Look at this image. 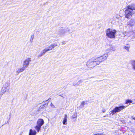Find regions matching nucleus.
I'll list each match as a JSON object with an SVG mask.
<instances>
[{
    "mask_svg": "<svg viewBox=\"0 0 135 135\" xmlns=\"http://www.w3.org/2000/svg\"><path fill=\"white\" fill-rule=\"evenodd\" d=\"M107 54H104L103 56H101L96 59L92 58L89 60L86 64V66L89 68L94 67L99 64L101 62L104 61L107 58Z\"/></svg>",
    "mask_w": 135,
    "mask_h": 135,
    "instance_id": "f257e3e1",
    "label": "nucleus"
},
{
    "mask_svg": "<svg viewBox=\"0 0 135 135\" xmlns=\"http://www.w3.org/2000/svg\"><path fill=\"white\" fill-rule=\"evenodd\" d=\"M133 10H135V4H131L127 7L125 10V16L127 18H129L131 16L132 12Z\"/></svg>",
    "mask_w": 135,
    "mask_h": 135,
    "instance_id": "f03ea898",
    "label": "nucleus"
},
{
    "mask_svg": "<svg viewBox=\"0 0 135 135\" xmlns=\"http://www.w3.org/2000/svg\"><path fill=\"white\" fill-rule=\"evenodd\" d=\"M106 35L109 38H114L115 37V34L116 33L117 31L115 30H112L108 28L106 30Z\"/></svg>",
    "mask_w": 135,
    "mask_h": 135,
    "instance_id": "7ed1b4c3",
    "label": "nucleus"
},
{
    "mask_svg": "<svg viewBox=\"0 0 135 135\" xmlns=\"http://www.w3.org/2000/svg\"><path fill=\"white\" fill-rule=\"evenodd\" d=\"M10 84L9 82H6L4 84L1 89L0 92V98H1L2 95L6 91H8L9 88Z\"/></svg>",
    "mask_w": 135,
    "mask_h": 135,
    "instance_id": "20e7f679",
    "label": "nucleus"
},
{
    "mask_svg": "<svg viewBox=\"0 0 135 135\" xmlns=\"http://www.w3.org/2000/svg\"><path fill=\"white\" fill-rule=\"evenodd\" d=\"M44 124V122L42 119L39 118L37 121L36 125L35 127V129L38 132L40 130L41 126Z\"/></svg>",
    "mask_w": 135,
    "mask_h": 135,
    "instance_id": "39448f33",
    "label": "nucleus"
},
{
    "mask_svg": "<svg viewBox=\"0 0 135 135\" xmlns=\"http://www.w3.org/2000/svg\"><path fill=\"white\" fill-rule=\"evenodd\" d=\"M126 107L122 105L118 107H116L113 109L109 112L110 115H113L116 113L119 112L124 109Z\"/></svg>",
    "mask_w": 135,
    "mask_h": 135,
    "instance_id": "423d86ee",
    "label": "nucleus"
},
{
    "mask_svg": "<svg viewBox=\"0 0 135 135\" xmlns=\"http://www.w3.org/2000/svg\"><path fill=\"white\" fill-rule=\"evenodd\" d=\"M31 61V58H28L26 59L23 62V68L25 69L29 65L30 62Z\"/></svg>",
    "mask_w": 135,
    "mask_h": 135,
    "instance_id": "0eeeda50",
    "label": "nucleus"
},
{
    "mask_svg": "<svg viewBox=\"0 0 135 135\" xmlns=\"http://www.w3.org/2000/svg\"><path fill=\"white\" fill-rule=\"evenodd\" d=\"M109 49H108L106 50V51H107L104 54H107L108 55V54L109 53V52L110 50H113V51H115V49L114 47L110 45L109 46ZM108 56V55H107Z\"/></svg>",
    "mask_w": 135,
    "mask_h": 135,
    "instance_id": "6e6552de",
    "label": "nucleus"
},
{
    "mask_svg": "<svg viewBox=\"0 0 135 135\" xmlns=\"http://www.w3.org/2000/svg\"><path fill=\"white\" fill-rule=\"evenodd\" d=\"M83 82V80L82 79H80L76 83L75 81H74L73 83V85L75 86H77L79 85L80 84L82 83Z\"/></svg>",
    "mask_w": 135,
    "mask_h": 135,
    "instance_id": "1a4fd4ad",
    "label": "nucleus"
},
{
    "mask_svg": "<svg viewBox=\"0 0 135 135\" xmlns=\"http://www.w3.org/2000/svg\"><path fill=\"white\" fill-rule=\"evenodd\" d=\"M62 123L64 125H66L67 123V115L65 114L63 118Z\"/></svg>",
    "mask_w": 135,
    "mask_h": 135,
    "instance_id": "9d476101",
    "label": "nucleus"
},
{
    "mask_svg": "<svg viewBox=\"0 0 135 135\" xmlns=\"http://www.w3.org/2000/svg\"><path fill=\"white\" fill-rule=\"evenodd\" d=\"M25 70V69L23 67L21 68H18L16 69V72L18 74L20 72L23 71Z\"/></svg>",
    "mask_w": 135,
    "mask_h": 135,
    "instance_id": "9b49d317",
    "label": "nucleus"
},
{
    "mask_svg": "<svg viewBox=\"0 0 135 135\" xmlns=\"http://www.w3.org/2000/svg\"><path fill=\"white\" fill-rule=\"evenodd\" d=\"M36 132L35 130H33L32 129L30 130L29 135H35L36 134Z\"/></svg>",
    "mask_w": 135,
    "mask_h": 135,
    "instance_id": "f8f14e48",
    "label": "nucleus"
},
{
    "mask_svg": "<svg viewBox=\"0 0 135 135\" xmlns=\"http://www.w3.org/2000/svg\"><path fill=\"white\" fill-rule=\"evenodd\" d=\"M131 63L133 69L135 70V60H132L131 62Z\"/></svg>",
    "mask_w": 135,
    "mask_h": 135,
    "instance_id": "ddd939ff",
    "label": "nucleus"
},
{
    "mask_svg": "<svg viewBox=\"0 0 135 135\" xmlns=\"http://www.w3.org/2000/svg\"><path fill=\"white\" fill-rule=\"evenodd\" d=\"M65 32L64 30L61 29L60 31V34L61 35H62L64 34Z\"/></svg>",
    "mask_w": 135,
    "mask_h": 135,
    "instance_id": "4468645a",
    "label": "nucleus"
},
{
    "mask_svg": "<svg viewBox=\"0 0 135 135\" xmlns=\"http://www.w3.org/2000/svg\"><path fill=\"white\" fill-rule=\"evenodd\" d=\"M128 33L129 34H130V35H131V34H132L133 36H135V32H134V31H129L128 32Z\"/></svg>",
    "mask_w": 135,
    "mask_h": 135,
    "instance_id": "2eb2a0df",
    "label": "nucleus"
},
{
    "mask_svg": "<svg viewBox=\"0 0 135 135\" xmlns=\"http://www.w3.org/2000/svg\"><path fill=\"white\" fill-rule=\"evenodd\" d=\"M48 50L46 48L45 49L43 50L41 52L44 55L46 52L48 51Z\"/></svg>",
    "mask_w": 135,
    "mask_h": 135,
    "instance_id": "dca6fc26",
    "label": "nucleus"
},
{
    "mask_svg": "<svg viewBox=\"0 0 135 135\" xmlns=\"http://www.w3.org/2000/svg\"><path fill=\"white\" fill-rule=\"evenodd\" d=\"M77 117V114L76 113H74L72 116V117L73 118H76Z\"/></svg>",
    "mask_w": 135,
    "mask_h": 135,
    "instance_id": "f3484780",
    "label": "nucleus"
},
{
    "mask_svg": "<svg viewBox=\"0 0 135 135\" xmlns=\"http://www.w3.org/2000/svg\"><path fill=\"white\" fill-rule=\"evenodd\" d=\"M126 104L128 103H131L132 102L131 100H126Z\"/></svg>",
    "mask_w": 135,
    "mask_h": 135,
    "instance_id": "a211bd4d",
    "label": "nucleus"
},
{
    "mask_svg": "<svg viewBox=\"0 0 135 135\" xmlns=\"http://www.w3.org/2000/svg\"><path fill=\"white\" fill-rule=\"evenodd\" d=\"M52 45V46H53V47L54 48L56 46H57L58 45L57 43H54L52 44H51Z\"/></svg>",
    "mask_w": 135,
    "mask_h": 135,
    "instance_id": "6ab92c4d",
    "label": "nucleus"
},
{
    "mask_svg": "<svg viewBox=\"0 0 135 135\" xmlns=\"http://www.w3.org/2000/svg\"><path fill=\"white\" fill-rule=\"evenodd\" d=\"M44 54L42 53L41 52V53L39 54L38 55L37 57H40L41 56H42Z\"/></svg>",
    "mask_w": 135,
    "mask_h": 135,
    "instance_id": "aec40b11",
    "label": "nucleus"
},
{
    "mask_svg": "<svg viewBox=\"0 0 135 135\" xmlns=\"http://www.w3.org/2000/svg\"><path fill=\"white\" fill-rule=\"evenodd\" d=\"M46 49H47L48 51H50L52 50L50 46L48 47Z\"/></svg>",
    "mask_w": 135,
    "mask_h": 135,
    "instance_id": "412c9836",
    "label": "nucleus"
},
{
    "mask_svg": "<svg viewBox=\"0 0 135 135\" xmlns=\"http://www.w3.org/2000/svg\"><path fill=\"white\" fill-rule=\"evenodd\" d=\"M34 38V36L33 35H32L31 36V38H30V41H32Z\"/></svg>",
    "mask_w": 135,
    "mask_h": 135,
    "instance_id": "4be33fe9",
    "label": "nucleus"
},
{
    "mask_svg": "<svg viewBox=\"0 0 135 135\" xmlns=\"http://www.w3.org/2000/svg\"><path fill=\"white\" fill-rule=\"evenodd\" d=\"M50 105L52 108H55V107L54 105L52 103H51Z\"/></svg>",
    "mask_w": 135,
    "mask_h": 135,
    "instance_id": "5701e85b",
    "label": "nucleus"
},
{
    "mask_svg": "<svg viewBox=\"0 0 135 135\" xmlns=\"http://www.w3.org/2000/svg\"><path fill=\"white\" fill-rule=\"evenodd\" d=\"M85 103V102L84 101H83L81 103V105L82 106H83L84 105V104Z\"/></svg>",
    "mask_w": 135,
    "mask_h": 135,
    "instance_id": "b1692460",
    "label": "nucleus"
},
{
    "mask_svg": "<svg viewBox=\"0 0 135 135\" xmlns=\"http://www.w3.org/2000/svg\"><path fill=\"white\" fill-rule=\"evenodd\" d=\"M125 48L126 50H129V47H127V46H125Z\"/></svg>",
    "mask_w": 135,
    "mask_h": 135,
    "instance_id": "393cba45",
    "label": "nucleus"
},
{
    "mask_svg": "<svg viewBox=\"0 0 135 135\" xmlns=\"http://www.w3.org/2000/svg\"><path fill=\"white\" fill-rule=\"evenodd\" d=\"M128 25H129V26L132 27V26H133V24H128Z\"/></svg>",
    "mask_w": 135,
    "mask_h": 135,
    "instance_id": "a878e982",
    "label": "nucleus"
},
{
    "mask_svg": "<svg viewBox=\"0 0 135 135\" xmlns=\"http://www.w3.org/2000/svg\"><path fill=\"white\" fill-rule=\"evenodd\" d=\"M52 49L54 48L52 46V44H51L50 46H49Z\"/></svg>",
    "mask_w": 135,
    "mask_h": 135,
    "instance_id": "bb28decb",
    "label": "nucleus"
},
{
    "mask_svg": "<svg viewBox=\"0 0 135 135\" xmlns=\"http://www.w3.org/2000/svg\"><path fill=\"white\" fill-rule=\"evenodd\" d=\"M122 23L121 22H120L119 23V26H121V25H122Z\"/></svg>",
    "mask_w": 135,
    "mask_h": 135,
    "instance_id": "cd10ccee",
    "label": "nucleus"
},
{
    "mask_svg": "<svg viewBox=\"0 0 135 135\" xmlns=\"http://www.w3.org/2000/svg\"><path fill=\"white\" fill-rule=\"evenodd\" d=\"M105 110L104 109H103L102 110V112H103V113H104L105 112Z\"/></svg>",
    "mask_w": 135,
    "mask_h": 135,
    "instance_id": "c85d7f7f",
    "label": "nucleus"
},
{
    "mask_svg": "<svg viewBox=\"0 0 135 135\" xmlns=\"http://www.w3.org/2000/svg\"><path fill=\"white\" fill-rule=\"evenodd\" d=\"M65 44V42H62V45L63 44V45H64Z\"/></svg>",
    "mask_w": 135,
    "mask_h": 135,
    "instance_id": "c756f323",
    "label": "nucleus"
},
{
    "mask_svg": "<svg viewBox=\"0 0 135 135\" xmlns=\"http://www.w3.org/2000/svg\"><path fill=\"white\" fill-rule=\"evenodd\" d=\"M132 132H134V130H132Z\"/></svg>",
    "mask_w": 135,
    "mask_h": 135,
    "instance_id": "7c9ffc66",
    "label": "nucleus"
},
{
    "mask_svg": "<svg viewBox=\"0 0 135 135\" xmlns=\"http://www.w3.org/2000/svg\"><path fill=\"white\" fill-rule=\"evenodd\" d=\"M133 119H134V120H135V117H133Z\"/></svg>",
    "mask_w": 135,
    "mask_h": 135,
    "instance_id": "2f4dec72",
    "label": "nucleus"
},
{
    "mask_svg": "<svg viewBox=\"0 0 135 135\" xmlns=\"http://www.w3.org/2000/svg\"><path fill=\"white\" fill-rule=\"evenodd\" d=\"M131 22H133V21L132 20L131 21Z\"/></svg>",
    "mask_w": 135,
    "mask_h": 135,
    "instance_id": "473e14b6",
    "label": "nucleus"
},
{
    "mask_svg": "<svg viewBox=\"0 0 135 135\" xmlns=\"http://www.w3.org/2000/svg\"><path fill=\"white\" fill-rule=\"evenodd\" d=\"M70 31L69 30H68V31Z\"/></svg>",
    "mask_w": 135,
    "mask_h": 135,
    "instance_id": "72a5a7b5",
    "label": "nucleus"
}]
</instances>
